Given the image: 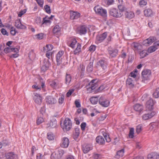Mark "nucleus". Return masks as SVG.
<instances>
[{
	"instance_id": "63",
	"label": "nucleus",
	"mask_w": 159,
	"mask_h": 159,
	"mask_svg": "<svg viewBox=\"0 0 159 159\" xmlns=\"http://www.w3.org/2000/svg\"><path fill=\"white\" fill-rule=\"evenodd\" d=\"M153 127L158 128L159 127V121L154 122L152 124Z\"/></svg>"
},
{
	"instance_id": "39",
	"label": "nucleus",
	"mask_w": 159,
	"mask_h": 159,
	"mask_svg": "<svg viewBox=\"0 0 159 159\" xmlns=\"http://www.w3.org/2000/svg\"><path fill=\"white\" fill-rule=\"evenodd\" d=\"M132 46L135 50H136L140 49L142 47V45L137 43L134 42L133 43Z\"/></svg>"
},
{
	"instance_id": "36",
	"label": "nucleus",
	"mask_w": 159,
	"mask_h": 159,
	"mask_svg": "<svg viewBox=\"0 0 159 159\" xmlns=\"http://www.w3.org/2000/svg\"><path fill=\"white\" fill-rule=\"evenodd\" d=\"M57 80H54L50 82V86L54 89H56L58 88V83L57 82Z\"/></svg>"
},
{
	"instance_id": "29",
	"label": "nucleus",
	"mask_w": 159,
	"mask_h": 159,
	"mask_svg": "<svg viewBox=\"0 0 159 159\" xmlns=\"http://www.w3.org/2000/svg\"><path fill=\"white\" fill-rule=\"evenodd\" d=\"M134 108L135 111L140 112L143 110V107L142 105L139 104H137L134 106Z\"/></svg>"
},
{
	"instance_id": "56",
	"label": "nucleus",
	"mask_w": 159,
	"mask_h": 159,
	"mask_svg": "<svg viewBox=\"0 0 159 159\" xmlns=\"http://www.w3.org/2000/svg\"><path fill=\"white\" fill-rule=\"evenodd\" d=\"M35 21L36 23L39 25H40V26H41L42 22L41 18L40 17H37Z\"/></svg>"
},
{
	"instance_id": "9",
	"label": "nucleus",
	"mask_w": 159,
	"mask_h": 159,
	"mask_svg": "<svg viewBox=\"0 0 159 159\" xmlns=\"http://www.w3.org/2000/svg\"><path fill=\"white\" fill-rule=\"evenodd\" d=\"M156 40L155 37H150L149 38L144 40L143 42V44L147 46L151 45L152 43Z\"/></svg>"
},
{
	"instance_id": "62",
	"label": "nucleus",
	"mask_w": 159,
	"mask_h": 159,
	"mask_svg": "<svg viewBox=\"0 0 159 159\" xmlns=\"http://www.w3.org/2000/svg\"><path fill=\"white\" fill-rule=\"evenodd\" d=\"M37 38L39 40H41L43 39V33H41L39 34L36 35Z\"/></svg>"
},
{
	"instance_id": "44",
	"label": "nucleus",
	"mask_w": 159,
	"mask_h": 159,
	"mask_svg": "<svg viewBox=\"0 0 159 159\" xmlns=\"http://www.w3.org/2000/svg\"><path fill=\"white\" fill-rule=\"evenodd\" d=\"M47 16H46L45 17L43 18V21L42 22V24L41 25V26L44 24H47L48 23H49L50 24L51 23V21L49 19H46L47 18Z\"/></svg>"
},
{
	"instance_id": "24",
	"label": "nucleus",
	"mask_w": 159,
	"mask_h": 159,
	"mask_svg": "<svg viewBox=\"0 0 159 159\" xmlns=\"http://www.w3.org/2000/svg\"><path fill=\"white\" fill-rule=\"evenodd\" d=\"M108 51L110 55L112 57H114L117 55L118 50L117 49L109 48Z\"/></svg>"
},
{
	"instance_id": "51",
	"label": "nucleus",
	"mask_w": 159,
	"mask_h": 159,
	"mask_svg": "<svg viewBox=\"0 0 159 159\" xmlns=\"http://www.w3.org/2000/svg\"><path fill=\"white\" fill-rule=\"evenodd\" d=\"M156 50V48L155 46H151L148 49V52L149 53H152L155 51Z\"/></svg>"
},
{
	"instance_id": "35",
	"label": "nucleus",
	"mask_w": 159,
	"mask_h": 159,
	"mask_svg": "<svg viewBox=\"0 0 159 159\" xmlns=\"http://www.w3.org/2000/svg\"><path fill=\"white\" fill-rule=\"evenodd\" d=\"M125 15L126 17L129 19L133 18L134 17V13L131 11H126L125 13Z\"/></svg>"
},
{
	"instance_id": "25",
	"label": "nucleus",
	"mask_w": 159,
	"mask_h": 159,
	"mask_svg": "<svg viewBox=\"0 0 159 159\" xmlns=\"http://www.w3.org/2000/svg\"><path fill=\"white\" fill-rule=\"evenodd\" d=\"M70 18L71 20L77 19L80 16V13L76 11H71L70 13Z\"/></svg>"
},
{
	"instance_id": "2",
	"label": "nucleus",
	"mask_w": 159,
	"mask_h": 159,
	"mask_svg": "<svg viewBox=\"0 0 159 159\" xmlns=\"http://www.w3.org/2000/svg\"><path fill=\"white\" fill-rule=\"evenodd\" d=\"M109 15L115 18H120L122 16L121 12L118 9L112 8L109 9L108 10Z\"/></svg>"
},
{
	"instance_id": "61",
	"label": "nucleus",
	"mask_w": 159,
	"mask_h": 159,
	"mask_svg": "<svg viewBox=\"0 0 159 159\" xmlns=\"http://www.w3.org/2000/svg\"><path fill=\"white\" fill-rule=\"evenodd\" d=\"M75 103L76 107L79 108L81 107V105L79 100H75Z\"/></svg>"
},
{
	"instance_id": "15",
	"label": "nucleus",
	"mask_w": 159,
	"mask_h": 159,
	"mask_svg": "<svg viewBox=\"0 0 159 159\" xmlns=\"http://www.w3.org/2000/svg\"><path fill=\"white\" fill-rule=\"evenodd\" d=\"M69 140L67 137H64L62 139L61 146L63 148H67L69 144Z\"/></svg>"
},
{
	"instance_id": "59",
	"label": "nucleus",
	"mask_w": 159,
	"mask_h": 159,
	"mask_svg": "<svg viewBox=\"0 0 159 159\" xmlns=\"http://www.w3.org/2000/svg\"><path fill=\"white\" fill-rule=\"evenodd\" d=\"M105 2L108 5L112 4L114 2V0H104Z\"/></svg>"
},
{
	"instance_id": "5",
	"label": "nucleus",
	"mask_w": 159,
	"mask_h": 159,
	"mask_svg": "<svg viewBox=\"0 0 159 159\" xmlns=\"http://www.w3.org/2000/svg\"><path fill=\"white\" fill-rule=\"evenodd\" d=\"M51 65V64L49 60L44 59L43 61V65L41 67V72L43 73L45 72L49 69Z\"/></svg>"
},
{
	"instance_id": "23",
	"label": "nucleus",
	"mask_w": 159,
	"mask_h": 159,
	"mask_svg": "<svg viewBox=\"0 0 159 159\" xmlns=\"http://www.w3.org/2000/svg\"><path fill=\"white\" fill-rule=\"evenodd\" d=\"M156 114L155 111H152L150 113L145 114L143 116L142 118L143 120H146L151 118Z\"/></svg>"
},
{
	"instance_id": "14",
	"label": "nucleus",
	"mask_w": 159,
	"mask_h": 159,
	"mask_svg": "<svg viewBox=\"0 0 159 159\" xmlns=\"http://www.w3.org/2000/svg\"><path fill=\"white\" fill-rule=\"evenodd\" d=\"M87 31V27L85 25H81L78 29V33L80 35L85 34Z\"/></svg>"
},
{
	"instance_id": "46",
	"label": "nucleus",
	"mask_w": 159,
	"mask_h": 159,
	"mask_svg": "<svg viewBox=\"0 0 159 159\" xmlns=\"http://www.w3.org/2000/svg\"><path fill=\"white\" fill-rule=\"evenodd\" d=\"M139 54L141 58H143L148 55L147 51L146 50H143L140 52L139 53Z\"/></svg>"
},
{
	"instance_id": "55",
	"label": "nucleus",
	"mask_w": 159,
	"mask_h": 159,
	"mask_svg": "<svg viewBox=\"0 0 159 159\" xmlns=\"http://www.w3.org/2000/svg\"><path fill=\"white\" fill-rule=\"evenodd\" d=\"M44 8H45V11L47 13L49 14L51 13L50 7L48 5L45 6Z\"/></svg>"
},
{
	"instance_id": "37",
	"label": "nucleus",
	"mask_w": 159,
	"mask_h": 159,
	"mask_svg": "<svg viewBox=\"0 0 159 159\" xmlns=\"http://www.w3.org/2000/svg\"><path fill=\"white\" fill-rule=\"evenodd\" d=\"M53 45L51 44H47L46 47H43V50L44 52H47L52 49Z\"/></svg>"
},
{
	"instance_id": "53",
	"label": "nucleus",
	"mask_w": 159,
	"mask_h": 159,
	"mask_svg": "<svg viewBox=\"0 0 159 159\" xmlns=\"http://www.w3.org/2000/svg\"><path fill=\"white\" fill-rule=\"evenodd\" d=\"M64 96L62 95L58 99V103L60 104H62L64 101Z\"/></svg>"
},
{
	"instance_id": "13",
	"label": "nucleus",
	"mask_w": 159,
	"mask_h": 159,
	"mask_svg": "<svg viewBox=\"0 0 159 159\" xmlns=\"http://www.w3.org/2000/svg\"><path fill=\"white\" fill-rule=\"evenodd\" d=\"M64 53V51H59L57 54L56 56V60L57 64V66H59L62 62V57Z\"/></svg>"
},
{
	"instance_id": "20",
	"label": "nucleus",
	"mask_w": 159,
	"mask_h": 159,
	"mask_svg": "<svg viewBox=\"0 0 159 159\" xmlns=\"http://www.w3.org/2000/svg\"><path fill=\"white\" fill-rule=\"evenodd\" d=\"M15 26L18 29H25L26 28V27L22 24L20 19L17 20L15 22Z\"/></svg>"
},
{
	"instance_id": "31",
	"label": "nucleus",
	"mask_w": 159,
	"mask_h": 159,
	"mask_svg": "<svg viewBox=\"0 0 159 159\" xmlns=\"http://www.w3.org/2000/svg\"><path fill=\"white\" fill-rule=\"evenodd\" d=\"M72 77L70 74L66 73L65 76V84L67 85H69L71 81Z\"/></svg>"
},
{
	"instance_id": "4",
	"label": "nucleus",
	"mask_w": 159,
	"mask_h": 159,
	"mask_svg": "<svg viewBox=\"0 0 159 159\" xmlns=\"http://www.w3.org/2000/svg\"><path fill=\"white\" fill-rule=\"evenodd\" d=\"M72 123L70 119L68 118L65 119L62 128L66 131L69 130L72 127Z\"/></svg>"
},
{
	"instance_id": "45",
	"label": "nucleus",
	"mask_w": 159,
	"mask_h": 159,
	"mask_svg": "<svg viewBox=\"0 0 159 159\" xmlns=\"http://www.w3.org/2000/svg\"><path fill=\"white\" fill-rule=\"evenodd\" d=\"M29 57L30 59H34L35 57V54L34 50H32L29 53Z\"/></svg>"
},
{
	"instance_id": "19",
	"label": "nucleus",
	"mask_w": 159,
	"mask_h": 159,
	"mask_svg": "<svg viewBox=\"0 0 159 159\" xmlns=\"http://www.w3.org/2000/svg\"><path fill=\"white\" fill-rule=\"evenodd\" d=\"M46 102L48 104H53L56 103L57 100L56 98H54L52 96H48L46 97Z\"/></svg>"
},
{
	"instance_id": "8",
	"label": "nucleus",
	"mask_w": 159,
	"mask_h": 159,
	"mask_svg": "<svg viewBox=\"0 0 159 159\" xmlns=\"http://www.w3.org/2000/svg\"><path fill=\"white\" fill-rule=\"evenodd\" d=\"M156 103V102L150 98L148 100L146 104V107L149 111L152 110L154 108V106Z\"/></svg>"
},
{
	"instance_id": "10",
	"label": "nucleus",
	"mask_w": 159,
	"mask_h": 159,
	"mask_svg": "<svg viewBox=\"0 0 159 159\" xmlns=\"http://www.w3.org/2000/svg\"><path fill=\"white\" fill-rule=\"evenodd\" d=\"M99 103L102 106L107 107L110 104L109 101L103 97H101L99 100Z\"/></svg>"
},
{
	"instance_id": "17",
	"label": "nucleus",
	"mask_w": 159,
	"mask_h": 159,
	"mask_svg": "<svg viewBox=\"0 0 159 159\" xmlns=\"http://www.w3.org/2000/svg\"><path fill=\"white\" fill-rule=\"evenodd\" d=\"M33 99L37 104L40 105L42 103V97L39 94L36 93L33 98Z\"/></svg>"
},
{
	"instance_id": "1",
	"label": "nucleus",
	"mask_w": 159,
	"mask_h": 159,
	"mask_svg": "<svg viewBox=\"0 0 159 159\" xmlns=\"http://www.w3.org/2000/svg\"><path fill=\"white\" fill-rule=\"evenodd\" d=\"M93 9L97 14L100 15L104 17L107 16L106 10L103 9L101 7H100L99 6H96L94 7Z\"/></svg>"
},
{
	"instance_id": "33",
	"label": "nucleus",
	"mask_w": 159,
	"mask_h": 159,
	"mask_svg": "<svg viewBox=\"0 0 159 159\" xmlns=\"http://www.w3.org/2000/svg\"><path fill=\"white\" fill-rule=\"evenodd\" d=\"M57 121L56 120L53 121H50L47 124L48 126L47 128L51 127L52 128H55L57 125Z\"/></svg>"
},
{
	"instance_id": "12",
	"label": "nucleus",
	"mask_w": 159,
	"mask_h": 159,
	"mask_svg": "<svg viewBox=\"0 0 159 159\" xmlns=\"http://www.w3.org/2000/svg\"><path fill=\"white\" fill-rule=\"evenodd\" d=\"M82 149L84 153H87L93 149V146L91 144L85 143L82 145Z\"/></svg>"
},
{
	"instance_id": "22",
	"label": "nucleus",
	"mask_w": 159,
	"mask_h": 159,
	"mask_svg": "<svg viewBox=\"0 0 159 159\" xmlns=\"http://www.w3.org/2000/svg\"><path fill=\"white\" fill-rule=\"evenodd\" d=\"M97 65L98 66H100L103 70H105L107 69V64L105 61L103 60H100L98 62Z\"/></svg>"
},
{
	"instance_id": "11",
	"label": "nucleus",
	"mask_w": 159,
	"mask_h": 159,
	"mask_svg": "<svg viewBox=\"0 0 159 159\" xmlns=\"http://www.w3.org/2000/svg\"><path fill=\"white\" fill-rule=\"evenodd\" d=\"M142 75L144 80H149L151 76V70L148 69L143 70L142 72Z\"/></svg>"
},
{
	"instance_id": "54",
	"label": "nucleus",
	"mask_w": 159,
	"mask_h": 159,
	"mask_svg": "<svg viewBox=\"0 0 159 159\" xmlns=\"http://www.w3.org/2000/svg\"><path fill=\"white\" fill-rule=\"evenodd\" d=\"M44 121V119L42 117H39L37 120V124L38 125H40Z\"/></svg>"
},
{
	"instance_id": "60",
	"label": "nucleus",
	"mask_w": 159,
	"mask_h": 159,
	"mask_svg": "<svg viewBox=\"0 0 159 159\" xmlns=\"http://www.w3.org/2000/svg\"><path fill=\"white\" fill-rule=\"evenodd\" d=\"M26 9H24L21 10L18 14V16L19 17H21L26 12Z\"/></svg>"
},
{
	"instance_id": "48",
	"label": "nucleus",
	"mask_w": 159,
	"mask_h": 159,
	"mask_svg": "<svg viewBox=\"0 0 159 159\" xmlns=\"http://www.w3.org/2000/svg\"><path fill=\"white\" fill-rule=\"evenodd\" d=\"M118 10H119L121 12V14H122V16L123 12L126 9V8L124 5H119L118 6Z\"/></svg>"
},
{
	"instance_id": "50",
	"label": "nucleus",
	"mask_w": 159,
	"mask_h": 159,
	"mask_svg": "<svg viewBox=\"0 0 159 159\" xmlns=\"http://www.w3.org/2000/svg\"><path fill=\"white\" fill-rule=\"evenodd\" d=\"M134 130L133 128H131L130 129L129 136L130 138H133L134 137Z\"/></svg>"
},
{
	"instance_id": "26",
	"label": "nucleus",
	"mask_w": 159,
	"mask_h": 159,
	"mask_svg": "<svg viewBox=\"0 0 159 159\" xmlns=\"http://www.w3.org/2000/svg\"><path fill=\"white\" fill-rule=\"evenodd\" d=\"M96 142L100 145H104L105 143L104 138L101 136H98L96 138Z\"/></svg>"
},
{
	"instance_id": "21",
	"label": "nucleus",
	"mask_w": 159,
	"mask_h": 159,
	"mask_svg": "<svg viewBox=\"0 0 159 159\" xmlns=\"http://www.w3.org/2000/svg\"><path fill=\"white\" fill-rule=\"evenodd\" d=\"M143 13L144 16L147 17H151L153 15L154 13L151 9L147 8L143 11Z\"/></svg>"
},
{
	"instance_id": "47",
	"label": "nucleus",
	"mask_w": 159,
	"mask_h": 159,
	"mask_svg": "<svg viewBox=\"0 0 159 159\" xmlns=\"http://www.w3.org/2000/svg\"><path fill=\"white\" fill-rule=\"evenodd\" d=\"M90 100L92 104H96L98 102V98L97 97H91L90 98Z\"/></svg>"
},
{
	"instance_id": "16",
	"label": "nucleus",
	"mask_w": 159,
	"mask_h": 159,
	"mask_svg": "<svg viewBox=\"0 0 159 159\" xmlns=\"http://www.w3.org/2000/svg\"><path fill=\"white\" fill-rule=\"evenodd\" d=\"M19 49L16 48H11V47H8L5 48L4 51L6 53L14 52L16 53H18Z\"/></svg>"
},
{
	"instance_id": "28",
	"label": "nucleus",
	"mask_w": 159,
	"mask_h": 159,
	"mask_svg": "<svg viewBox=\"0 0 159 159\" xmlns=\"http://www.w3.org/2000/svg\"><path fill=\"white\" fill-rule=\"evenodd\" d=\"M16 156V154L12 152L6 153L5 154L6 159H14Z\"/></svg>"
},
{
	"instance_id": "57",
	"label": "nucleus",
	"mask_w": 159,
	"mask_h": 159,
	"mask_svg": "<svg viewBox=\"0 0 159 159\" xmlns=\"http://www.w3.org/2000/svg\"><path fill=\"white\" fill-rule=\"evenodd\" d=\"M142 126L141 125H139L137 126L136 128V132L139 134L142 130Z\"/></svg>"
},
{
	"instance_id": "41",
	"label": "nucleus",
	"mask_w": 159,
	"mask_h": 159,
	"mask_svg": "<svg viewBox=\"0 0 159 159\" xmlns=\"http://www.w3.org/2000/svg\"><path fill=\"white\" fill-rule=\"evenodd\" d=\"M80 134V129L79 128H76L75 129V133L74 134V138L77 139Z\"/></svg>"
},
{
	"instance_id": "38",
	"label": "nucleus",
	"mask_w": 159,
	"mask_h": 159,
	"mask_svg": "<svg viewBox=\"0 0 159 159\" xmlns=\"http://www.w3.org/2000/svg\"><path fill=\"white\" fill-rule=\"evenodd\" d=\"M80 71L81 73L80 76L83 77L84 76V74L85 67L83 64H81L80 65Z\"/></svg>"
},
{
	"instance_id": "52",
	"label": "nucleus",
	"mask_w": 159,
	"mask_h": 159,
	"mask_svg": "<svg viewBox=\"0 0 159 159\" xmlns=\"http://www.w3.org/2000/svg\"><path fill=\"white\" fill-rule=\"evenodd\" d=\"M104 89L105 87L104 85H101L95 91V92L96 93L100 92Z\"/></svg>"
},
{
	"instance_id": "6",
	"label": "nucleus",
	"mask_w": 159,
	"mask_h": 159,
	"mask_svg": "<svg viewBox=\"0 0 159 159\" xmlns=\"http://www.w3.org/2000/svg\"><path fill=\"white\" fill-rule=\"evenodd\" d=\"M64 153V151L62 149H59L57 153L53 152L51 156L52 159H61Z\"/></svg>"
},
{
	"instance_id": "18",
	"label": "nucleus",
	"mask_w": 159,
	"mask_h": 159,
	"mask_svg": "<svg viewBox=\"0 0 159 159\" xmlns=\"http://www.w3.org/2000/svg\"><path fill=\"white\" fill-rule=\"evenodd\" d=\"M77 43V41L75 39L71 38L69 39L67 43V44L72 48H74L75 44Z\"/></svg>"
},
{
	"instance_id": "40",
	"label": "nucleus",
	"mask_w": 159,
	"mask_h": 159,
	"mask_svg": "<svg viewBox=\"0 0 159 159\" xmlns=\"http://www.w3.org/2000/svg\"><path fill=\"white\" fill-rule=\"evenodd\" d=\"M61 28L59 25H57L54 26L53 29V32L54 34H56L61 31Z\"/></svg>"
},
{
	"instance_id": "7",
	"label": "nucleus",
	"mask_w": 159,
	"mask_h": 159,
	"mask_svg": "<svg viewBox=\"0 0 159 159\" xmlns=\"http://www.w3.org/2000/svg\"><path fill=\"white\" fill-rule=\"evenodd\" d=\"M107 32H105L102 34H98L96 36V43L97 44L102 42L107 37Z\"/></svg>"
},
{
	"instance_id": "3",
	"label": "nucleus",
	"mask_w": 159,
	"mask_h": 159,
	"mask_svg": "<svg viewBox=\"0 0 159 159\" xmlns=\"http://www.w3.org/2000/svg\"><path fill=\"white\" fill-rule=\"evenodd\" d=\"M98 81L96 79L92 80L86 86L87 90L90 89V92H93L92 91L98 86Z\"/></svg>"
},
{
	"instance_id": "27",
	"label": "nucleus",
	"mask_w": 159,
	"mask_h": 159,
	"mask_svg": "<svg viewBox=\"0 0 159 159\" xmlns=\"http://www.w3.org/2000/svg\"><path fill=\"white\" fill-rule=\"evenodd\" d=\"M93 69V61L90 62L87 66L86 68V72L88 73L92 72Z\"/></svg>"
},
{
	"instance_id": "30",
	"label": "nucleus",
	"mask_w": 159,
	"mask_h": 159,
	"mask_svg": "<svg viewBox=\"0 0 159 159\" xmlns=\"http://www.w3.org/2000/svg\"><path fill=\"white\" fill-rule=\"evenodd\" d=\"M126 85L130 88H132L134 86L133 80L130 78H128L127 79L126 81Z\"/></svg>"
},
{
	"instance_id": "42",
	"label": "nucleus",
	"mask_w": 159,
	"mask_h": 159,
	"mask_svg": "<svg viewBox=\"0 0 159 159\" xmlns=\"http://www.w3.org/2000/svg\"><path fill=\"white\" fill-rule=\"evenodd\" d=\"M153 98H157L159 97V88H157L152 94Z\"/></svg>"
},
{
	"instance_id": "49",
	"label": "nucleus",
	"mask_w": 159,
	"mask_h": 159,
	"mask_svg": "<svg viewBox=\"0 0 159 159\" xmlns=\"http://www.w3.org/2000/svg\"><path fill=\"white\" fill-rule=\"evenodd\" d=\"M156 153H155L152 152L149 154L148 155V159H155Z\"/></svg>"
},
{
	"instance_id": "43",
	"label": "nucleus",
	"mask_w": 159,
	"mask_h": 159,
	"mask_svg": "<svg viewBox=\"0 0 159 159\" xmlns=\"http://www.w3.org/2000/svg\"><path fill=\"white\" fill-rule=\"evenodd\" d=\"M47 138L49 140H53L54 139V135L52 132L48 133L47 134Z\"/></svg>"
},
{
	"instance_id": "34",
	"label": "nucleus",
	"mask_w": 159,
	"mask_h": 159,
	"mask_svg": "<svg viewBox=\"0 0 159 159\" xmlns=\"http://www.w3.org/2000/svg\"><path fill=\"white\" fill-rule=\"evenodd\" d=\"M81 45L79 43L77 44V47L74 51V54L75 55L78 54L81 51Z\"/></svg>"
},
{
	"instance_id": "32",
	"label": "nucleus",
	"mask_w": 159,
	"mask_h": 159,
	"mask_svg": "<svg viewBox=\"0 0 159 159\" xmlns=\"http://www.w3.org/2000/svg\"><path fill=\"white\" fill-rule=\"evenodd\" d=\"M124 149H122L118 151L116 153V158L119 159L120 157H122L124 155Z\"/></svg>"
},
{
	"instance_id": "64",
	"label": "nucleus",
	"mask_w": 159,
	"mask_h": 159,
	"mask_svg": "<svg viewBox=\"0 0 159 159\" xmlns=\"http://www.w3.org/2000/svg\"><path fill=\"white\" fill-rule=\"evenodd\" d=\"M1 143L2 144V145L5 146L9 144L7 140L6 139L3 140Z\"/></svg>"
},
{
	"instance_id": "58",
	"label": "nucleus",
	"mask_w": 159,
	"mask_h": 159,
	"mask_svg": "<svg viewBox=\"0 0 159 159\" xmlns=\"http://www.w3.org/2000/svg\"><path fill=\"white\" fill-rule=\"evenodd\" d=\"M139 4L140 6H145L147 4V2L145 0H141L139 1Z\"/></svg>"
}]
</instances>
